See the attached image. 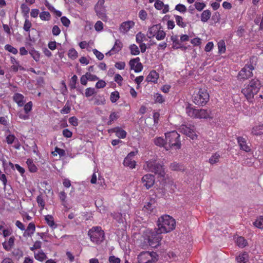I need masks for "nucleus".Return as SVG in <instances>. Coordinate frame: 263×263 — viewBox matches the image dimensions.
I'll return each instance as SVG.
<instances>
[{
  "label": "nucleus",
  "mask_w": 263,
  "mask_h": 263,
  "mask_svg": "<svg viewBox=\"0 0 263 263\" xmlns=\"http://www.w3.org/2000/svg\"><path fill=\"white\" fill-rule=\"evenodd\" d=\"M261 86L260 81L256 79H252L247 84H245L241 89V93L245 96L247 100L252 103L254 96L257 94Z\"/></svg>",
  "instance_id": "1"
},
{
  "label": "nucleus",
  "mask_w": 263,
  "mask_h": 263,
  "mask_svg": "<svg viewBox=\"0 0 263 263\" xmlns=\"http://www.w3.org/2000/svg\"><path fill=\"white\" fill-rule=\"evenodd\" d=\"M157 232L160 233H166L171 232L175 228L176 221L171 216L164 215L158 220Z\"/></svg>",
  "instance_id": "2"
},
{
  "label": "nucleus",
  "mask_w": 263,
  "mask_h": 263,
  "mask_svg": "<svg viewBox=\"0 0 263 263\" xmlns=\"http://www.w3.org/2000/svg\"><path fill=\"white\" fill-rule=\"evenodd\" d=\"M143 169L146 172L154 173L161 177H164L165 174L164 165L157 162V158L155 156L144 162Z\"/></svg>",
  "instance_id": "3"
},
{
  "label": "nucleus",
  "mask_w": 263,
  "mask_h": 263,
  "mask_svg": "<svg viewBox=\"0 0 263 263\" xmlns=\"http://www.w3.org/2000/svg\"><path fill=\"white\" fill-rule=\"evenodd\" d=\"M185 111L187 115L191 118L200 119L211 118V112L209 110L204 109H197L192 107L190 104L186 107Z\"/></svg>",
  "instance_id": "4"
},
{
  "label": "nucleus",
  "mask_w": 263,
  "mask_h": 263,
  "mask_svg": "<svg viewBox=\"0 0 263 263\" xmlns=\"http://www.w3.org/2000/svg\"><path fill=\"white\" fill-rule=\"evenodd\" d=\"M180 135L176 131H172L165 134L166 146L165 148L168 150L167 144L170 148H174L175 149H180L181 143L179 140Z\"/></svg>",
  "instance_id": "5"
},
{
  "label": "nucleus",
  "mask_w": 263,
  "mask_h": 263,
  "mask_svg": "<svg viewBox=\"0 0 263 263\" xmlns=\"http://www.w3.org/2000/svg\"><path fill=\"white\" fill-rule=\"evenodd\" d=\"M193 102L197 105H205L209 100V95L204 88H200L194 91L192 96Z\"/></svg>",
  "instance_id": "6"
},
{
  "label": "nucleus",
  "mask_w": 263,
  "mask_h": 263,
  "mask_svg": "<svg viewBox=\"0 0 263 263\" xmlns=\"http://www.w3.org/2000/svg\"><path fill=\"white\" fill-rule=\"evenodd\" d=\"M253 58H250V61L239 71L237 78L238 80L245 81L253 76V70L255 69V64L252 62Z\"/></svg>",
  "instance_id": "7"
},
{
  "label": "nucleus",
  "mask_w": 263,
  "mask_h": 263,
  "mask_svg": "<svg viewBox=\"0 0 263 263\" xmlns=\"http://www.w3.org/2000/svg\"><path fill=\"white\" fill-rule=\"evenodd\" d=\"M104 231L98 226L93 227L88 232L91 241L96 244H100L104 240Z\"/></svg>",
  "instance_id": "8"
},
{
  "label": "nucleus",
  "mask_w": 263,
  "mask_h": 263,
  "mask_svg": "<svg viewBox=\"0 0 263 263\" xmlns=\"http://www.w3.org/2000/svg\"><path fill=\"white\" fill-rule=\"evenodd\" d=\"M158 254L154 251H143L137 257L139 263H155L158 260Z\"/></svg>",
  "instance_id": "9"
},
{
  "label": "nucleus",
  "mask_w": 263,
  "mask_h": 263,
  "mask_svg": "<svg viewBox=\"0 0 263 263\" xmlns=\"http://www.w3.org/2000/svg\"><path fill=\"white\" fill-rule=\"evenodd\" d=\"M104 0H99L95 6V10L98 17L104 22H106L108 17L106 14L105 8L104 6Z\"/></svg>",
  "instance_id": "10"
},
{
  "label": "nucleus",
  "mask_w": 263,
  "mask_h": 263,
  "mask_svg": "<svg viewBox=\"0 0 263 263\" xmlns=\"http://www.w3.org/2000/svg\"><path fill=\"white\" fill-rule=\"evenodd\" d=\"M178 130L180 133L186 135L192 140L196 139L197 138L194 125L182 124L179 127Z\"/></svg>",
  "instance_id": "11"
},
{
  "label": "nucleus",
  "mask_w": 263,
  "mask_h": 263,
  "mask_svg": "<svg viewBox=\"0 0 263 263\" xmlns=\"http://www.w3.org/2000/svg\"><path fill=\"white\" fill-rule=\"evenodd\" d=\"M161 233H158L157 231L156 232H153L150 236L148 237V242L149 245L152 248H156L159 246L162 239Z\"/></svg>",
  "instance_id": "12"
},
{
  "label": "nucleus",
  "mask_w": 263,
  "mask_h": 263,
  "mask_svg": "<svg viewBox=\"0 0 263 263\" xmlns=\"http://www.w3.org/2000/svg\"><path fill=\"white\" fill-rule=\"evenodd\" d=\"M155 181V176L150 174L144 175L141 179V182L143 186L147 189H149L153 186Z\"/></svg>",
  "instance_id": "13"
},
{
  "label": "nucleus",
  "mask_w": 263,
  "mask_h": 263,
  "mask_svg": "<svg viewBox=\"0 0 263 263\" xmlns=\"http://www.w3.org/2000/svg\"><path fill=\"white\" fill-rule=\"evenodd\" d=\"M140 61L139 57L131 59L129 63L130 69L134 70L135 72L141 71L143 69V65Z\"/></svg>",
  "instance_id": "14"
},
{
  "label": "nucleus",
  "mask_w": 263,
  "mask_h": 263,
  "mask_svg": "<svg viewBox=\"0 0 263 263\" xmlns=\"http://www.w3.org/2000/svg\"><path fill=\"white\" fill-rule=\"evenodd\" d=\"M238 144L241 150L243 151L246 152H249L251 151V148L249 145H248L247 140L243 137H237L236 138Z\"/></svg>",
  "instance_id": "15"
},
{
  "label": "nucleus",
  "mask_w": 263,
  "mask_h": 263,
  "mask_svg": "<svg viewBox=\"0 0 263 263\" xmlns=\"http://www.w3.org/2000/svg\"><path fill=\"white\" fill-rule=\"evenodd\" d=\"M123 44L122 42L119 39L116 40L114 46L106 54L111 55L114 53H118L121 50Z\"/></svg>",
  "instance_id": "16"
},
{
  "label": "nucleus",
  "mask_w": 263,
  "mask_h": 263,
  "mask_svg": "<svg viewBox=\"0 0 263 263\" xmlns=\"http://www.w3.org/2000/svg\"><path fill=\"white\" fill-rule=\"evenodd\" d=\"M134 25L135 23L132 21L124 22L120 25L119 30L121 32L126 33L134 27Z\"/></svg>",
  "instance_id": "17"
},
{
  "label": "nucleus",
  "mask_w": 263,
  "mask_h": 263,
  "mask_svg": "<svg viewBox=\"0 0 263 263\" xmlns=\"http://www.w3.org/2000/svg\"><path fill=\"white\" fill-rule=\"evenodd\" d=\"M162 29L160 24L154 25L148 28L147 32V36L149 39H151L156 35L159 29Z\"/></svg>",
  "instance_id": "18"
},
{
  "label": "nucleus",
  "mask_w": 263,
  "mask_h": 263,
  "mask_svg": "<svg viewBox=\"0 0 263 263\" xmlns=\"http://www.w3.org/2000/svg\"><path fill=\"white\" fill-rule=\"evenodd\" d=\"M109 133H115L116 136L119 138L124 139L126 137L127 133L125 130L119 127H116L108 130Z\"/></svg>",
  "instance_id": "19"
},
{
  "label": "nucleus",
  "mask_w": 263,
  "mask_h": 263,
  "mask_svg": "<svg viewBox=\"0 0 263 263\" xmlns=\"http://www.w3.org/2000/svg\"><path fill=\"white\" fill-rule=\"evenodd\" d=\"M24 98V96L20 93H15L13 96V101L20 107H22L24 105L25 103Z\"/></svg>",
  "instance_id": "20"
},
{
  "label": "nucleus",
  "mask_w": 263,
  "mask_h": 263,
  "mask_svg": "<svg viewBox=\"0 0 263 263\" xmlns=\"http://www.w3.org/2000/svg\"><path fill=\"white\" fill-rule=\"evenodd\" d=\"M159 77V73L155 70L151 71L146 78V81L147 82H152L154 83H157L158 79Z\"/></svg>",
  "instance_id": "21"
},
{
  "label": "nucleus",
  "mask_w": 263,
  "mask_h": 263,
  "mask_svg": "<svg viewBox=\"0 0 263 263\" xmlns=\"http://www.w3.org/2000/svg\"><path fill=\"white\" fill-rule=\"evenodd\" d=\"M10 61L12 64L11 66V69L13 72H16L18 71L19 69H23V68L20 64L19 62L15 58L11 57Z\"/></svg>",
  "instance_id": "22"
},
{
  "label": "nucleus",
  "mask_w": 263,
  "mask_h": 263,
  "mask_svg": "<svg viewBox=\"0 0 263 263\" xmlns=\"http://www.w3.org/2000/svg\"><path fill=\"white\" fill-rule=\"evenodd\" d=\"M24 233V236H27L29 237L31 236L35 231V226L33 222H30L28 225L27 229Z\"/></svg>",
  "instance_id": "23"
},
{
  "label": "nucleus",
  "mask_w": 263,
  "mask_h": 263,
  "mask_svg": "<svg viewBox=\"0 0 263 263\" xmlns=\"http://www.w3.org/2000/svg\"><path fill=\"white\" fill-rule=\"evenodd\" d=\"M123 164L125 166L129 167L130 168H134L136 165V162L133 160V158L126 157L123 161Z\"/></svg>",
  "instance_id": "24"
},
{
  "label": "nucleus",
  "mask_w": 263,
  "mask_h": 263,
  "mask_svg": "<svg viewBox=\"0 0 263 263\" xmlns=\"http://www.w3.org/2000/svg\"><path fill=\"white\" fill-rule=\"evenodd\" d=\"M45 220L48 226L52 229H55L57 227V224H55L54 218L51 215H47L45 216Z\"/></svg>",
  "instance_id": "25"
},
{
  "label": "nucleus",
  "mask_w": 263,
  "mask_h": 263,
  "mask_svg": "<svg viewBox=\"0 0 263 263\" xmlns=\"http://www.w3.org/2000/svg\"><path fill=\"white\" fill-rule=\"evenodd\" d=\"M236 259L238 263H246L249 259L248 254L245 252H243L237 256Z\"/></svg>",
  "instance_id": "26"
},
{
  "label": "nucleus",
  "mask_w": 263,
  "mask_h": 263,
  "mask_svg": "<svg viewBox=\"0 0 263 263\" xmlns=\"http://www.w3.org/2000/svg\"><path fill=\"white\" fill-rule=\"evenodd\" d=\"M170 169L174 171H183L184 166L181 164L176 162L171 163L170 166Z\"/></svg>",
  "instance_id": "27"
},
{
  "label": "nucleus",
  "mask_w": 263,
  "mask_h": 263,
  "mask_svg": "<svg viewBox=\"0 0 263 263\" xmlns=\"http://www.w3.org/2000/svg\"><path fill=\"white\" fill-rule=\"evenodd\" d=\"M211 12L208 10H204L201 14L200 18L201 22L205 23L211 17Z\"/></svg>",
  "instance_id": "28"
},
{
  "label": "nucleus",
  "mask_w": 263,
  "mask_h": 263,
  "mask_svg": "<svg viewBox=\"0 0 263 263\" xmlns=\"http://www.w3.org/2000/svg\"><path fill=\"white\" fill-rule=\"evenodd\" d=\"M171 39L173 42V48L174 49H179L183 47V45H181L177 35H172Z\"/></svg>",
  "instance_id": "29"
},
{
  "label": "nucleus",
  "mask_w": 263,
  "mask_h": 263,
  "mask_svg": "<svg viewBox=\"0 0 263 263\" xmlns=\"http://www.w3.org/2000/svg\"><path fill=\"white\" fill-rule=\"evenodd\" d=\"M262 128L263 124L255 126L252 129L251 134L255 136L261 135L262 134Z\"/></svg>",
  "instance_id": "30"
},
{
  "label": "nucleus",
  "mask_w": 263,
  "mask_h": 263,
  "mask_svg": "<svg viewBox=\"0 0 263 263\" xmlns=\"http://www.w3.org/2000/svg\"><path fill=\"white\" fill-rule=\"evenodd\" d=\"M174 17L178 26L181 28H185L186 26V23L183 21V18L181 16L174 15Z\"/></svg>",
  "instance_id": "31"
},
{
  "label": "nucleus",
  "mask_w": 263,
  "mask_h": 263,
  "mask_svg": "<svg viewBox=\"0 0 263 263\" xmlns=\"http://www.w3.org/2000/svg\"><path fill=\"white\" fill-rule=\"evenodd\" d=\"M237 245L241 248H243L248 245L247 240L242 236L238 237L236 239Z\"/></svg>",
  "instance_id": "32"
},
{
  "label": "nucleus",
  "mask_w": 263,
  "mask_h": 263,
  "mask_svg": "<svg viewBox=\"0 0 263 263\" xmlns=\"http://www.w3.org/2000/svg\"><path fill=\"white\" fill-rule=\"evenodd\" d=\"M34 258L40 261H43L45 260L47 257L44 252L42 251H40L37 253H34Z\"/></svg>",
  "instance_id": "33"
},
{
  "label": "nucleus",
  "mask_w": 263,
  "mask_h": 263,
  "mask_svg": "<svg viewBox=\"0 0 263 263\" xmlns=\"http://www.w3.org/2000/svg\"><path fill=\"white\" fill-rule=\"evenodd\" d=\"M26 163L30 172L35 173L37 171V168L31 159H28L26 161Z\"/></svg>",
  "instance_id": "34"
},
{
  "label": "nucleus",
  "mask_w": 263,
  "mask_h": 263,
  "mask_svg": "<svg viewBox=\"0 0 263 263\" xmlns=\"http://www.w3.org/2000/svg\"><path fill=\"white\" fill-rule=\"evenodd\" d=\"M66 194L64 191H61L59 193V197L61 202L62 205L64 207H67L66 206Z\"/></svg>",
  "instance_id": "35"
},
{
  "label": "nucleus",
  "mask_w": 263,
  "mask_h": 263,
  "mask_svg": "<svg viewBox=\"0 0 263 263\" xmlns=\"http://www.w3.org/2000/svg\"><path fill=\"white\" fill-rule=\"evenodd\" d=\"M105 99L103 96H98L94 98V104L100 105H104L105 103Z\"/></svg>",
  "instance_id": "36"
},
{
  "label": "nucleus",
  "mask_w": 263,
  "mask_h": 263,
  "mask_svg": "<svg viewBox=\"0 0 263 263\" xmlns=\"http://www.w3.org/2000/svg\"><path fill=\"white\" fill-rule=\"evenodd\" d=\"M154 99L155 103H158L160 104L164 103L165 101V99L163 96L159 93H156L154 94Z\"/></svg>",
  "instance_id": "37"
},
{
  "label": "nucleus",
  "mask_w": 263,
  "mask_h": 263,
  "mask_svg": "<svg viewBox=\"0 0 263 263\" xmlns=\"http://www.w3.org/2000/svg\"><path fill=\"white\" fill-rule=\"evenodd\" d=\"M220 155L218 153H215L210 157L209 162L211 164H214L219 161L220 158Z\"/></svg>",
  "instance_id": "38"
},
{
  "label": "nucleus",
  "mask_w": 263,
  "mask_h": 263,
  "mask_svg": "<svg viewBox=\"0 0 263 263\" xmlns=\"http://www.w3.org/2000/svg\"><path fill=\"white\" fill-rule=\"evenodd\" d=\"M218 52L220 54L226 52V44L223 40H220L218 43Z\"/></svg>",
  "instance_id": "39"
},
{
  "label": "nucleus",
  "mask_w": 263,
  "mask_h": 263,
  "mask_svg": "<svg viewBox=\"0 0 263 263\" xmlns=\"http://www.w3.org/2000/svg\"><path fill=\"white\" fill-rule=\"evenodd\" d=\"M154 143L155 145L159 146H165L166 140L161 137H157L154 139Z\"/></svg>",
  "instance_id": "40"
},
{
  "label": "nucleus",
  "mask_w": 263,
  "mask_h": 263,
  "mask_svg": "<svg viewBox=\"0 0 263 263\" xmlns=\"http://www.w3.org/2000/svg\"><path fill=\"white\" fill-rule=\"evenodd\" d=\"M36 201L39 206L41 208V210H43L45 207V203L43 197L42 195L37 196L36 198Z\"/></svg>",
  "instance_id": "41"
},
{
  "label": "nucleus",
  "mask_w": 263,
  "mask_h": 263,
  "mask_svg": "<svg viewBox=\"0 0 263 263\" xmlns=\"http://www.w3.org/2000/svg\"><path fill=\"white\" fill-rule=\"evenodd\" d=\"M29 53L32 58L36 61L37 62L40 59V53L38 51L35 49H32L29 51Z\"/></svg>",
  "instance_id": "42"
},
{
  "label": "nucleus",
  "mask_w": 263,
  "mask_h": 263,
  "mask_svg": "<svg viewBox=\"0 0 263 263\" xmlns=\"http://www.w3.org/2000/svg\"><path fill=\"white\" fill-rule=\"evenodd\" d=\"M254 225L259 229H263V216H259L254 222Z\"/></svg>",
  "instance_id": "43"
},
{
  "label": "nucleus",
  "mask_w": 263,
  "mask_h": 263,
  "mask_svg": "<svg viewBox=\"0 0 263 263\" xmlns=\"http://www.w3.org/2000/svg\"><path fill=\"white\" fill-rule=\"evenodd\" d=\"M68 56L70 59L75 60L78 57V53L74 48H71L68 51Z\"/></svg>",
  "instance_id": "44"
},
{
  "label": "nucleus",
  "mask_w": 263,
  "mask_h": 263,
  "mask_svg": "<svg viewBox=\"0 0 263 263\" xmlns=\"http://www.w3.org/2000/svg\"><path fill=\"white\" fill-rule=\"evenodd\" d=\"M165 32L162 29H160L158 31L155 37L158 41H161L163 40L165 37Z\"/></svg>",
  "instance_id": "45"
},
{
  "label": "nucleus",
  "mask_w": 263,
  "mask_h": 263,
  "mask_svg": "<svg viewBox=\"0 0 263 263\" xmlns=\"http://www.w3.org/2000/svg\"><path fill=\"white\" fill-rule=\"evenodd\" d=\"M130 53L132 55H137L140 53L139 49L138 46L135 44H132L129 46Z\"/></svg>",
  "instance_id": "46"
},
{
  "label": "nucleus",
  "mask_w": 263,
  "mask_h": 263,
  "mask_svg": "<svg viewBox=\"0 0 263 263\" xmlns=\"http://www.w3.org/2000/svg\"><path fill=\"white\" fill-rule=\"evenodd\" d=\"M40 17L42 21H49L51 15L48 11H43L40 14Z\"/></svg>",
  "instance_id": "47"
},
{
  "label": "nucleus",
  "mask_w": 263,
  "mask_h": 263,
  "mask_svg": "<svg viewBox=\"0 0 263 263\" xmlns=\"http://www.w3.org/2000/svg\"><path fill=\"white\" fill-rule=\"evenodd\" d=\"M175 10L180 12L181 13H184L187 11L186 6L182 4H179L176 5Z\"/></svg>",
  "instance_id": "48"
},
{
  "label": "nucleus",
  "mask_w": 263,
  "mask_h": 263,
  "mask_svg": "<svg viewBox=\"0 0 263 263\" xmlns=\"http://www.w3.org/2000/svg\"><path fill=\"white\" fill-rule=\"evenodd\" d=\"M195 9L198 11H201L206 7L205 3L203 2H196L194 4Z\"/></svg>",
  "instance_id": "49"
},
{
  "label": "nucleus",
  "mask_w": 263,
  "mask_h": 263,
  "mask_svg": "<svg viewBox=\"0 0 263 263\" xmlns=\"http://www.w3.org/2000/svg\"><path fill=\"white\" fill-rule=\"evenodd\" d=\"M17 139L13 134H9L6 137V141L8 144H12Z\"/></svg>",
  "instance_id": "50"
},
{
  "label": "nucleus",
  "mask_w": 263,
  "mask_h": 263,
  "mask_svg": "<svg viewBox=\"0 0 263 263\" xmlns=\"http://www.w3.org/2000/svg\"><path fill=\"white\" fill-rule=\"evenodd\" d=\"M119 118V116L117 115V114L115 112H112L110 114L109 117V120L107 122V125H111L115 120H116Z\"/></svg>",
  "instance_id": "51"
},
{
  "label": "nucleus",
  "mask_w": 263,
  "mask_h": 263,
  "mask_svg": "<svg viewBox=\"0 0 263 263\" xmlns=\"http://www.w3.org/2000/svg\"><path fill=\"white\" fill-rule=\"evenodd\" d=\"M119 93L117 91H114L111 93L110 100L111 102L115 103L119 99Z\"/></svg>",
  "instance_id": "52"
},
{
  "label": "nucleus",
  "mask_w": 263,
  "mask_h": 263,
  "mask_svg": "<svg viewBox=\"0 0 263 263\" xmlns=\"http://www.w3.org/2000/svg\"><path fill=\"white\" fill-rule=\"evenodd\" d=\"M78 81V77L76 75H73L70 80L69 83V87L71 89H75L76 88V84Z\"/></svg>",
  "instance_id": "53"
},
{
  "label": "nucleus",
  "mask_w": 263,
  "mask_h": 263,
  "mask_svg": "<svg viewBox=\"0 0 263 263\" xmlns=\"http://www.w3.org/2000/svg\"><path fill=\"white\" fill-rule=\"evenodd\" d=\"M23 106L25 114H28L32 109L33 103L31 101H29Z\"/></svg>",
  "instance_id": "54"
},
{
  "label": "nucleus",
  "mask_w": 263,
  "mask_h": 263,
  "mask_svg": "<svg viewBox=\"0 0 263 263\" xmlns=\"http://www.w3.org/2000/svg\"><path fill=\"white\" fill-rule=\"evenodd\" d=\"M5 49L14 54H16L18 52L17 49L16 48L9 44H7L5 46Z\"/></svg>",
  "instance_id": "55"
},
{
  "label": "nucleus",
  "mask_w": 263,
  "mask_h": 263,
  "mask_svg": "<svg viewBox=\"0 0 263 263\" xmlns=\"http://www.w3.org/2000/svg\"><path fill=\"white\" fill-rule=\"evenodd\" d=\"M31 26V22L28 19H26L23 26L24 30L27 32H29Z\"/></svg>",
  "instance_id": "56"
},
{
  "label": "nucleus",
  "mask_w": 263,
  "mask_h": 263,
  "mask_svg": "<svg viewBox=\"0 0 263 263\" xmlns=\"http://www.w3.org/2000/svg\"><path fill=\"white\" fill-rule=\"evenodd\" d=\"M154 208H155V206H154L150 202H147L144 206V209H145V211H146L148 213H151L153 211Z\"/></svg>",
  "instance_id": "57"
},
{
  "label": "nucleus",
  "mask_w": 263,
  "mask_h": 263,
  "mask_svg": "<svg viewBox=\"0 0 263 263\" xmlns=\"http://www.w3.org/2000/svg\"><path fill=\"white\" fill-rule=\"evenodd\" d=\"M61 22L63 26L68 27L70 24V20L66 16H62L61 17Z\"/></svg>",
  "instance_id": "58"
},
{
  "label": "nucleus",
  "mask_w": 263,
  "mask_h": 263,
  "mask_svg": "<svg viewBox=\"0 0 263 263\" xmlns=\"http://www.w3.org/2000/svg\"><path fill=\"white\" fill-rule=\"evenodd\" d=\"M145 38V35L144 34L141 32H138L136 36V40L137 43L140 44L142 43L144 39Z\"/></svg>",
  "instance_id": "59"
},
{
  "label": "nucleus",
  "mask_w": 263,
  "mask_h": 263,
  "mask_svg": "<svg viewBox=\"0 0 263 263\" xmlns=\"http://www.w3.org/2000/svg\"><path fill=\"white\" fill-rule=\"evenodd\" d=\"M96 93L95 89L93 88L89 87L85 90V96L89 97Z\"/></svg>",
  "instance_id": "60"
},
{
  "label": "nucleus",
  "mask_w": 263,
  "mask_h": 263,
  "mask_svg": "<svg viewBox=\"0 0 263 263\" xmlns=\"http://www.w3.org/2000/svg\"><path fill=\"white\" fill-rule=\"evenodd\" d=\"M154 6L156 9L160 10L163 9L164 3L160 0H156Z\"/></svg>",
  "instance_id": "61"
},
{
  "label": "nucleus",
  "mask_w": 263,
  "mask_h": 263,
  "mask_svg": "<svg viewBox=\"0 0 263 263\" xmlns=\"http://www.w3.org/2000/svg\"><path fill=\"white\" fill-rule=\"evenodd\" d=\"M21 9L22 12L24 15H27L30 10L29 8L25 4H22L21 5Z\"/></svg>",
  "instance_id": "62"
},
{
  "label": "nucleus",
  "mask_w": 263,
  "mask_h": 263,
  "mask_svg": "<svg viewBox=\"0 0 263 263\" xmlns=\"http://www.w3.org/2000/svg\"><path fill=\"white\" fill-rule=\"evenodd\" d=\"M92 51L93 54L96 55V57L99 60H102L104 58V56L103 54L99 51H98L97 49H93L92 50Z\"/></svg>",
  "instance_id": "63"
},
{
  "label": "nucleus",
  "mask_w": 263,
  "mask_h": 263,
  "mask_svg": "<svg viewBox=\"0 0 263 263\" xmlns=\"http://www.w3.org/2000/svg\"><path fill=\"white\" fill-rule=\"evenodd\" d=\"M109 263H120L121 259L114 255L110 256L108 258Z\"/></svg>",
  "instance_id": "64"
}]
</instances>
